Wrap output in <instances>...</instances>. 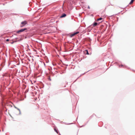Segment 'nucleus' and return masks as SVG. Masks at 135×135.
Masks as SVG:
<instances>
[{
    "label": "nucleus",
    "instance_id": "obj_15",
    "mask_svg": "<svg viewBox=\"0 0 135 135\" xmlns=\"http://www.w3.org/2000/svg\"><path fill=\"white\" fill-rule=\"evenodd\" d=\"M88 8L89 9L90 8V7L89 6H88Z\"/></svg>",
    "mask_w": 135,
    "mask_h": 135
},
{
    "label": "nucleus",
    "instance_id": "obj_3",
    "mask_svg": "<svg viewBox=\"0 0 135 135\" xmlns=\"http://www.w3.org/2000/svg\"><path fill=\"white\" fill-rule=\"evenodd\" d=\"M66 16V14H65V13L61 15V16L60 17V18H63V17H65V16Z\"/></svg>",
    "mask_w": 135,
    "mask_h": 135
},
{
    "label": "nucleus",
    "instance_id": "obj_9",
    "mask_svg": "<svg viewBox=\"0 0 135 135\" xmlns=\"http://www.w3.org/2000/svg\"><path fill=\"white\" fill-rule=\"evenodd\" d=\"M54 129L55 131L58 134V132L57 131V130L55 128H54Z\"/></svg>",
    "mask_w": 135,
    "mask_h": 135
},
{
    "label": "nucleus",
    "instance_id": "obj_1",
    "mask_svg": "<svg viewBox=\"0 0 135 135\" xmlns=\"http://www.w3.org/2000/svg\"><path fill=\"white\" fill-rule=\"evenodd\" d=\"M27 30V28H26L22 29H21L17 31L16 32V33H18L20 32H23V31L26 30Z\"/></svg>",
    "mask_w": 135,
    "mask_h": 135
},
{
    "label": "nucleus",
    "instance_id": "obj_6",
    "mask_svg": "<svg viewBox=\"0 0 135 135\" xmlns=\"http://www.w3.org/2000/svg\"><path fill=\"white\" fill-rule=\"evenodd\" d=\"M102 18L100 17V18H98V19H97V21H100V20H102Z\"/></svg>",
    "mask_w": 135,
    "mask_h": 135
},
{
    "label": "nucleus",
    "instance_id": "obj_16",
    "mask_svg": "<svg viewBox=\"0 0 135 135\" xmlns=\"http://www.w3.org/2000/svg\"><path fill=\"white\" fill-rule=\"evenodd\" d=\"M6 41H9V39H7V40H6Z\"/></svg>",
    "mask_w": 135,
    "mask_h": 135
},
{
    "label": "nucleus",
    "instance_id": "obj_17",
    "mask_svg": "<svg viewBox=\"0 0 135 135\" xmlns=\"http://www.w3.org/2000/svg\"><path fill=\"white\" fill-rule=\"evenodd\" d=\"M44 65H45V63H44Z\"/></svg>",
    "mask_w": 135,
    "mask_h": 135
},
{
    "label": "nucleus",
    "instance_id": "obj_12",
    "mask_svg": "<svg viewBox=\"0 0 135 135\" xmlns=\"http://www.w3.org/2000/svg\"><path fill=\"white\" fill-rule=\"evenodd\" d=\"M86 51H87L86 54H89V53H88V50H86Z\"/></svg>",
    "mask_w": 135,
    "mask_h": 135
},
{
    "label": "nucleus",
    "instance_id": "obj_14",
    "mask_svg": "<svg viewBox=\"0 0 135 135\" xmlns=\"http://www.w3.org/2000/svg\"><path fill=\"white\" fill-rule=\"evenodd\" d=\"M14 107H15V108H16V109H17V107H16L15 106V105H14Z\"/></svg>",
    "mask_w": 135,
    "mask_h": 135
},
{
    "label": "nucleus",
    "instance_id": "obj_2",
    "mask_svg": "<svg viewBox=\"0 0 135 135\" xmlns=\"http://www.w3.org/2000/svg\"><path fill=\"white\" fill-rule=\"evenodd\" d=\"M27 23V22L26 21H22L21 22V24L22 25H21L20 26L21 27H22L23 26H24L25 25H26Z\"/></svg>",
    "mask_w": 135,
    "mask_h": 135
},
{
    "label": "nucleus",
    "instance_id": "obj_4",
    "mask_svg": "<svg viewBox=\"0 0 135 135\" xmlns=\"http://www.w3.org/2000/svg\"><path fill=\"white\" fill-rule=\"evenodd\" d=\"M98 24V23L97 22H95L94 23L93 25L94 26H96Z\"/></svg>",
    "mask_w": 135,
    "mask_h": 135
},
{
    "label": "nucleus",
    "instance_id": "obj_8",
    "mask_svg": "<svg viewBox=\"0 0 135 135\" xmlns=\"http://www.w3.org/2000/svg\"><path fill=\"white\" fill-rule=\"evenodd\" d=\"M17 109L18 110H19V114H21V112L20 109L18 108H17Z\"/></svg>",
    "mask_w": 135,
    "mask_h": 135
},
{
    "label": "nucleus",
    "instance_id": "obj_11",
    "mask_svg": "<svg viewBox=\"0 0 135 135\" xmlns=\"http://www.w3.org/2000/svg\"><path fill=\"white\" fill-rule=\"evenodd\" d=\"M123 65H119V67H123Z\"/></svg>",
    "mask_w": 135,
    "mask_h": 135
},
{
    "label": "nucleus",
    "instance_id": "obj_13",
    "mask_svg": "<svg viewBox=\"0 0 135 135\" xmlns=\"http://www.w3.org/2000/svg\"><path fill=\"white\" fill-rule=\"evenodd\" d=\"M49 80L50 81H51V78H49Z\"/></svg>",
    "mask_w": 135,
    "mask_h": 135
},
{
    "label": "nucleus",
    "instance_id": "obj_5",
    "mask_svg": "<svg viewBox=\"0 0 135 135\" xmlns=\"http://www.w3.org/2000/svg\"><path fill=\"white\" fill-rule=\"evenodd\" d=\"M75 35V34L74 33H73V34L71 35L70 36L71 37H72L73 36H74Z\"/></svg>",
    "mask_w": 135,
    "mask_h": 135
},
{
    "label": "nucleus",
    "instance_id": "obj_10",
    "mask_svg": "<svg viewBox=\"0 0 135 135\" xmlns=\"http://www.w3.org/2000/svg\"><path fill=\"white\" fill-rule=\"evenodd\" d=\"M79 32L78 31V32H74L75 33V35H76L78 33H79Z\"/></svg>",
    "mask_w": 135,
    "mask_h": 135
},
{
    "label": "nucleus",
    "instance_id": "obj_7",
    "mask_svg": "<svg viewBox=\"0 0 135 135\" xmlns=\"http://www.w3.org/2000/svg\"><path fill=\"white\" fill-rule=\"evenodd\" d=\"M134 0H131V2L129 3V4H131L132 3L134 2Z\"/></svg>",
    "mask_w": 135,
    "mask_h": 135
}]
</instances>
